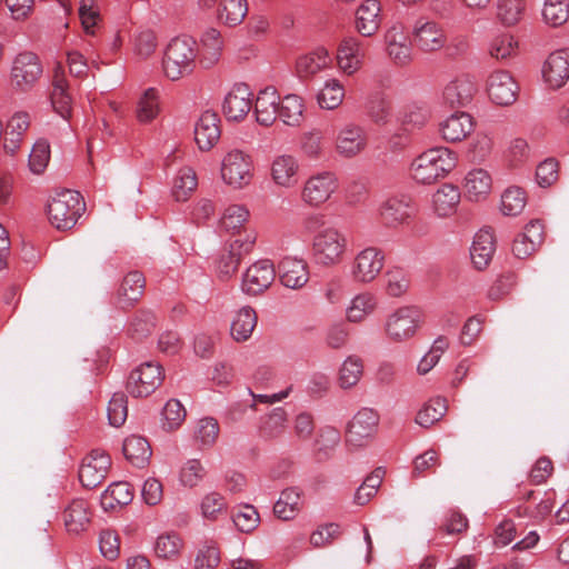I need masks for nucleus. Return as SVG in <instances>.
<instances>
[{"label": "nucleus", "mask_w": 569, "mask_h": 569, "mask_svg": "<svg viewBox=\"0 0 569 569\" xmlns=\"http://www.w3.org/2000/svg\"><path fill=\"white\" fill-rule=\"evenodd\" d=\"M198 42L187 36L172 38L163 50L161 67L164 77L178 81L189 77L196 70L198 60Z\"/></svg>", "instance_id": "f257e3e1"}, {"label": "nucleus", "mask_w": 569, "mask_h": 569, "mask_svg": "<svg viewBox=\"0 0 569 569\" xmlns=\"http://www.w3.org/2000/svg\"><path fill=\"white\" fill-rule=\"evenodd\" d=\"M457 164V156L446 147L431 148L418 156L411 163L410 173L415 181L431 184L443 179Z\"/></svg>", "instance_id": "f03ea898"}, {"label": "nucleus", "mask_w": 569, "mask_h": 569, "mask_svg": "<svg viewBox=\"0 0 569 569\" xmlns=\"http://www.w3.org/2000/svg\"><path fill=\"white\" fill-rule=\"evenodd\" d=\"M86 210V203L78 191L63 190L56 193L47 204L50 223L58 230L72 229Z\"/></svg>", "instance_id": "7ed1b4c3"}, {"label": "nucleus", "mask_w": 569, "mask_h": 569, "mask_svg": "<svg viewBox=\"0 0 569 569\" xmlns=\"http://www.w3.org/2000/svg\"><path fill=\"white\" fill-rule=\"evenodd\" d=\"M347 251V236L336 227H327L313 236L312 253L317 263L321 266H338L343 261Z\"/></svg>", "instance_id": "20e7f679"}, {"label": "nucleus", "mask_w": 569, "mask_h": 569, "mask_svg": "<svg viewBox=\"0 0 569 569\" xmlns=\"http://www.w3.org/2000/svg\"><path fill=\"white\" fill-rule=\"evenodd\" d=\"M220 177L223 183L233 190L248 187L254 177L252 157L240 149L229 150L221 159Z\"/></svg>", "instance_id": "39448f33"}, {"label": "nucleus", "mask_w": 569, "mask_h": 569, "mask_svg": "<svg viewBox=\"0 0 569 569\" xmlns=\"http://www.w3.org/2000/svg\"><path fill=\"white\" fill-rule=\"evenodd\" d=\"M43 73V66L40 58L31 52L18 53L10 67V81L18 92H28L34 88Z\"/></svg>", "instance_id": "423d86ee"}, {"label": "nucleus", "mask_w": 569, "mask_h": 569, "mask_svg": "<svg viewBox=\"0 0 569 569\" xmlns=\"http://www.w3.org/2000/svg\"><path fill=\"white\" fill-rule=\"evenodd\" d=\"M339 188V180L331 171L311 174L303 182L300 200L309 208L318 209L327 203Z\"/></svg>", "instance_id": "0eeeda50"}, {"label": "nucleus", "mask_w": 569, "mask_h": 569, "mask_svg": "<svg viewBox=\"0 0 569 569\" xmlns=\"http://www.w3.org/2000/svg\"><path fill=\"white\" fill-rule=\"evenodd\" d=\"M163 379L164 373L161 365L148 361L130 373L126 388L132 397H148L161 386Z\"/></svg>", "instance_id": "6e6552de"}, {"label": "nucleus", "mask_w": 569, "mask_h": 569, "mask_svg": "<svg viewBox=\"0 0 569 569\" xmlns=\"http://www.w3.org/2000/svg\"><path fill=\"white\" fill-rule=\"evenodd\" d=\"M411 36L413 44L423 52H436L447 44L442 24L427 17H420L415 21Z\"/></svg>", "instance_id": "1a4fd4ad"}, {"label": "nucleus", "mask_w": 569, "mask_h": 569, "mask_svg": "<svg viewBox=\"0 0 569 569\" xmlns=\"http://www.w3.org/2000/svg\"><path fill=\"white\" fill-rule=\"evenodd\" d=\"M383 266V252L376 247H367L352 259L350 277L356 283H370L380 274Z\"/></svg>", "instance_id": "9d476101"}, {"label": "nucleus", "mask_w": 569, "mask_h": 569, "mask_svg": "<svg viewBox=\"0 0 569 569\" xmlns=\"http://www.w3.org/2000/svg\"><path fill=\"white\" fill-rule=\"evenodd\" d=\"M301 174V163L295 154H278L270 162V179L279 189H295L300 182Z\"/></svg>", "instance_id": "9b49d317"}, {"label": "nucleus", "mask_w": 569, "mask_h": 569, "mask_svg": "<svg viewBox=\"0 0 569 569\" xmlns=\"http://www.w3.org/2000/svg\"><path fill=\"white\" fill-rule=\"evenodd\" d=\"M421 313L417 308L402 307L389 316L386 322V332L395 341L411 338L420 323Z\"/></svg>", "instance_id": "f8f14e48"}, {"label": "nucleus", "mask_w": 569, "mask_h": 569, "mask_svg": "<svg viewBox=\"0 0 569 569\" xmlns=\"http://www.w3.org/2000/svg\"><path fill=\"white\" fill-rule=\"evenodd\" d=\"M379 415L369 408L359 410L348 425L346 439L353 447H362L376 435Z\"/></svg>", "instance_id": "ddd939ff"}, {"label": "nucleus", "mask_w": 569, "mask_h": 569, "mask_svg": "<svg viewBox=\"0 0 569 569\" xmlns=\"http://www.w3.org/2000/svg\"><path fill=\"white\" fill-rule=\"evenodd\" d=\"M111 467L110 456L102 450H92L83 458L79 468V480L84 488L93 489L102 483Z\"/></svg>", "instance_id": "4468645a"}, {"label": "nucleus", "mask_w": 569, "mask_h": 569, "mask_svg": "<svg viewBox=\"0 0 569 569\" xmlns=\"http://www.w3.org/2000/svg\"><path fill=\"white\" fill-rule=\"evenodd\" d=\"M254 241V237H247L229 243L217 261V274L221 280H228L237 272L242 258L252 251Z\"/></svg>", "instance_id": "2eb2a0df"}, {"label": "nucleus", "mask_w": 569, "mask_h": 569, "mask_svg": "<svg viewBox=\"0 0 569 569\" xmlns=\"http://www.w3.org/2000/svg\"><path fill=\"white\" fill-rule=\"evenodd\" d=\"M368 137L365 129L357 123H346L336 136L335 148L342 158H353L366 150Z\"/></svg>", "instance_id": "dca6fc26"}, {"label": "nucleus", "mask_w": 569, "mask_h": 569, "mask_svg": "<svg viewBox=\"0 0 569 569\" xmlns=\"http://www.w3.org/2000/svg\"><path fill=\"white\" fill-rule=\"evenodd\" d=\"M276 278L273 263L259 260L251 264L242 276L241 290L249 296H257L267 290Z\"/></svg>", "instance_id": "f3484780"}, {"label": "nucleus", "mask_w": 569, "mask_h": 569, "mask_svg": "<svg viewBox=\"0 0 569 569\" xmlns=\"http://www.w3.org/2000/svg\"><path fill=\"white\" fill-rule=\"evenodd\" d=\"M518 84L506 70L492 71L487 80V92L490 100L498 106H510L518 97Z\"/></svg>", "instance_id": "a211bd4d"}, {"label": "nucleus", "mask_w": 569, "mask_h": 569, "mask_svg": "<svg viewBox=\"0 0 569 569\" xmlns=\"http://www.w3.org/2000/svg\"><path fill=\"white\" fill-rule=\"evenodd\" d=\"M252 93L244 83L236 84L224 97L222 112L228 120L241 121L252 108Z\"/></svg>", "instance_id": "6ab92c4d"}, {"label": "nucleus", "mask_w": 569, "mask_h": 569, "mask_svg": "<svg viewBox=\"0 0 569 569\" xmlns=\"http://www.w3.org/2000/svg\"><path fill=\"white\" fill-rule=\"evenodd\" d=\"M224 49V39L221 32L216 28L206 29L198 43V60L204 69H210L216 66Z\"/></svg>", "instance_id": "aec40b11"}, {"label": "nucleus", "mask_w": 569, "mask_h": 569, "mask_svg": "<svg viewBox=\"0 0 569 569\" xmlns=\"http://www.w3.org/2000/svg\"><path fill=\"white\" fill-rule=\"evenodd\" d=\"M365 54L366 48L359 39L355 37L345 38L337 51L339 69L348 76L356 73L362 66Z\"/></svg>", "instance_id": "412c9836"}, {"label": "nucleus", "mask_w": 569, "mask_h": 569, "mask_svg": "<svg viewBox=\"0 0 569 569\" xmlns=\"http://www.w3.org/2000/svg\"><path fill=\"white\" fill-rule=\"evenodd\" d=\"M92 517L89 502L82 498L72 499L63 509L62 520L66 530L79 535L88 529Z\"/></svg>", "instance_id": "4be33fe9"}, {"label": "nucleus", "mask_w": 569, "mask_h": 569, "mask_svg": "<svg viewBox=\"0 0 569 569\" xmlns=\"http://www.w3.org/2000/svg\"><path fill=\"white\" fill-rule=\"evenodd\" d=\"M542 77L555 89L567 82L569 79V49L557 50L549 54L542 67Z\"/></svg>", "instance_id": "5701e85b"}, {"label": "nucleus", "mask_w": 569, "mask_h": 569, "mask_svg": "<svg viewBox=\"0 0 569 569\" xmlns=\"http://www.w3.org/2000/svg\"><path fill=\"white\" fill-rule=\"evenodd\" d=\"M221 136L219 116L206 110L194 126V140L200 150L208 151L219 141Z\"/></svg>", "instance_id": "b1692460"}, {"label": "nucleus", "mask_w": 569, "mask_h": 569, "mask_svg": "<svg viewBox=\"0 0 569 569\" xmlns=\"http://www.w3.org/2000/svg\"><path fill=\"white\" fill-rule=\"evenodd\" d=\"M476 92L473 79L468 74H461L447 83L442 97L450 107H465L472 101Z\"/></svg>", "instance_id": "393cba45"}, {"label": "nucleus", "mask_w": 569, "mask_h": 569, "mask_svg": "<svg viewBox=\"0 0 569 569\" xmlns=\"http://www.w3.org/2000/svg\"><path fill=\"white\" fill-rule=\"evenodd\" d=\"M50 99L54 111L68 120L72 113V97L69 92V84L63 68L60 64L53 72Z\"/></svg>", "instance_id": "a878e982"}, {"label": "nucleus", "mask_w": 569, "mask_h": 569, "mask_svg": "<svg viewBox=\"0 0 569 569\" xmlns=\"http://www.w3.org/2000/svg\"><path fill=\"white\" fill-rule=\"evenodd\" d=\"M416 214V206L408 198H390L380 208V216L387 226L396 227L409 221Z\"/></svg>", "instance_id": "bb28decb"}, {"label": "nucleus", "mask_w": 569, "mask_h": 569, "mask_svg": "<svg viewBox=\"0 0 569 569\" xmlns=\"http://www.w3.org/2000/svg\"><path fill=\"white\" fill-rule=\"evenodd\" d=\"M475 130L473 118L467 112H456L440 126L441 136L446 141L460 142Z\"/></svg>", "instance_id": "cd10ccee"}, {"label": "nucleus", "mask_w": 569, "mask_h": 569, "mask_svg": "<svg viewBox=\"0 0 569 569\" xmlns=\"http://www.w3.org/2000/svg\"><path fill=\"white\" fill-rule=\"evenodd\" d=\"M279 277L287 288H302L309 280L308 264L302 259L286 257L279 264Z\"/></svg>", "instance_id": "c85d7f7f"}, {"label": "nucleus", "mask_w": 569, "mask_h": 569, "mask_svg": "<svg viewBox=\"0 0 569 569\" xmlns=\"http://www.w3.org/2000/svg\"><path fill=\"white\" fill-rule=\"evenodd\" d=\"M496 251V240L491 229L479 230L473 239L470 257L475 267L479 270L486 268Z\"/></svg>", "instance_id": "c756f323"}, {"label": "nucleus", "mask_w": 569, "mask_h": 569, "mask_svg": "<svg viewBox=\"0 0 569 569\" xmlns=\"http://www.w3.org/2000/svg\"><path fill=\"white\" fill-rule=\"evenodd\" d=\"M280 98L274 88L260 90L256 103L254 113L257 121L262 126H271L279 116Z\"/></svg>", "instance_id": "7c9ffc66"}, {"label": "nucleus", "mask_w": 569, "mask_h": 569, "mask_svg": "<svg viewBox=\"0 0 569 569\" xmlns=\"http://www.w3.org/2000/svg\"><path fill=\"white\" fill-rule=\"evenodd\" d=\"M378 0H365L356 11V29L363 37L373 36L381 22Z\"/></svg>", "instance_id": "2f4dec72"}, {"label": "nucleus", "mask_w": 569, "mask_h": 569, "mask_svg": "<svg viewBox=\"0 0 569 569\" xmlns=\"http://www.w3.org/2000/svg\"><path fill=\"white\" fill-rule=\"evenodd\" d=\"M146 279L140 271L128 272L118 290V305L122 309L132 307L143 295Z\"/></svg>", "instance_id": "473e14b6"}, {"label": "nucleus", "mask_w": 569, "mask_h": 569, "mask_svg": "<svg viewBox=\"0 0 569 569\" xmlns=\"http://www.w3.org/2000/svg\"><path fill=\"white\" fill-rule=\"evenodd\" d=\"M492 189V179L489 172L478 168L470 170L463 181V191L471 201L485 200Z\"/></svg>", "instance_id": "72a5a7b5"}, {"label": "nucleus", "mask_w": 569, "mask_h": 569, "mask_svg": "<svg viewBox=\"0 0 569 569\" xmlns=\"http://www.w3.org/2000/svg\"><path fill=\"white\" fill-rule=\"evenodd\" d=\"M385 38L388 56L396 64L405 66L411 61V43L399 28L392 27L389 29Z\"/></svg>", "instance_id": "f704fd0d"}, {"label": "nucleus", "mask_w": 569, "mask_h": 569, "mask_svg": "<svg viewBox=\"0 0 569 569\" xmlns=\"http://www.w3.org/2000/svg\"><path fill=\"white\" fill-rule=\"evenodd\" d=\"M30 127V116L26 111H17L7 122L3 148L13 154L21 146L23 136Z\"/></svg>", "instance_id": "c9c22d12"}, {"label": "nucleus", "mask_w": 569, "mask_h": 569, "mask_svg": "<svg viewBox=\"0 0 569 569\" xmlns=\"http://www.w3.org/2000/svg\"><path fill=\"white\" fill-rule=\"evenodd\" d=\"M460 200L459 188L451 183H445L432 194V210L438 217H450L457 211Z\"/></svg>", "instance_id": "e433bc0d"}, {"label": "nucleus", "mask_w": 569, "mask_h": 569, "mask_svg": "<svg viewBox=\"0 0 569 569\" xmlns=\"http://www.w3.org/2000/svg\"><path fill=\"white\" fill-rule=\"evenodd\" d=\"M519 40L510 32H500L493 36L487 48L488 54L496 61L513 59L519 54Z\"/></svg>", "instance_id": "4c0bfd02"}, {"label": "nucleus", "mask_w": 569, "mask_h": 569, "mask_svg": "<svg viewBox=\"0 0 569 569\" xmlns=\"http://www.w3.org/2000/svg\"><path fill=\"white\" fill-rule=\"evenodd\" d=\"M257 313L251 307H242L236 311L230 325L232 339L237 342L247 341L257 326Z\"/></svg>", "instance_id": "58836bf2"}, {"label": "nucleus", "mask_w": 569, "mask_h": 569, "mask_svg": "<svg viewBox=\"0 0 569 569\" xmlns=\"http://www.w3.org/2000/svg\"><path fill=\"white\" fill-rule=\"evenodd\" d=\"M122 451L126 459L138 468H142L148 465L152 453L147 439L136 435L129 436L124 439Z\"/></svg>", "instance_id": "ea45409f"}, {"label": "nucleus", "mask_w": 569, "mask_h": 569, "mask_svg": "<svg viewBox=\"0 0 569 569\" xmlns=\"http://www.w3.org/2000/svg\"><path fill=\"white\" fill-rule=\"evenodd\" d=\"M302 508L301 491L297 488H287L273 506L274 515L281 520H292Z\"/></svg>", "instance_id": "a19ab883"}, {"label": "nucleus", "mask_w": 569, "mask_h": 569, "mask_svg": "<svg viewBox=\"0 0 569 569\" xmlns=\"http://www.w3.org/2000/svg\"><path fill=\"white\" fill-rule=\"evenodd\" d=\"M331 59L326 49L319 48L310 53L301 56L296 63L297 72L302 78L312 77L327 69Z\"/></svg>", "instance_id": "79ce46f5"}, {"label": "nucleus", "mask_w": 569, "mask_h": 569, "mask_svg": "<svg viewBox=\"0 0 569 569\" xmlns=\"http://www.w3.org/2000/svg\"><path fill=\"white\" fill-rule=\"evenodd\" d=\"M527 0H496V18L505 27L518 24L526 16Z\"/></svg>", "instance_id": "37998d69"}, {"label": "nucleus", "mask_w": 569, "mask_h": 569, "mask_svg": "<svg viewBox=\"0 0 569 569\" xmlns=\"http://www.w3.org/2000/svg\"><path fill=\"white\" fill-rule=\"evenodd\" d=\"M133 499V490L130 483L117 481L111 483L101 496V506L104 510H113L117 507L127 506Z\"/></svg>", "instance_id": "c03bdc74"}, {"label": "nucleus", "mask_w": 569, "mask_h": 569, "mask_svg": "<svg viewBox=\"0 0 569 569\" xmlns=\"http://www.w3.org/2000/svg\"><path fill=\"white\" fill-rule=\"evenodd\" d=\"M377 307V298L370 292L355 296L346 309V317L350 322H361L370 316Z\"/></svg>", "instance_id": "a18cd8bd"}, {"label": "nucleus", "mask_w": 569, "mask_h": 569, "mask_svg": "<svg viewBox=\"0 0 569 569\" xmlns=\"http://www.w3.org/2000/svg\"><path fill=\"white\" fill-rule=\"evenodd\" d=\"M198 178L191 167H182L174 176L172 196L177 201H187L197 189Z\"/></svg>", "instance_id": "49530a36"}, {"label": "nucleus", "mask_w": 569, "mask_h": 569, "mask_svg": "<svg viewBox=\"0 0 569 569\" xmlns=\"http://www.w3.org/2000/svg\"><path fill=\"white\" fill-rule=\"evenodd\" d=\"M247 13V0H221L217 17L223 24L236 27L244 20Z\"/></svg>", "instance_id": "de8ad7c7"}, {"label": "nucleus", "mask_w": 569, "mask_h": 569, "mask_svg": "<svg viewBox=\"0 0 569 569\" xmlns=\"http://www.w3.org/2000/svg\"><path fill=\"white\" fill-rule=\"evenodd\" d=\"M343 98L345 87L335 78L328 79L317 96L320 108L326 110L337 109L342 103Z\"/></svg>", "instance_id": "09e8293b"}, {"label": "nucleus", "mask_w": 569, "mask_h": 569, "mask_svg": "<svg viewBox=\"0 0 569 569\" xmlns=\"http://www.w3.org/2000/svg\"><path fill=\"white\" fill-rule=\"evenodd\" d=\"M183 541L178 533L167 532L160 535L154 542L157 557L166 560H177L182 550Z\"/></svg>", "instance_id": "8fccbe9b"}, {"label": "nucleus", "mask_w": 569, "mask_h": 569, "mask_svg": "<svg viewBox=\"0 0 569 569\" xmlns=\"http://www.w3.org/2000/svg\"><path fill=\"white\" fill-rule=\"evenodd\" d=\"M303 100L297 94H288L279 103V117L288 126H299L303 120Z\"/></svg>", "instance_id": "3c124183"}, {"label": "nucleus", "mask_w": 569, "mask_h": 569, "mask_svg": "<svg viewBox=\"0 0 569 569\" xmlns=\"http://www.w3.org/2000/svg\"><path fill=\"white\" fill-rule=\"evenodd\" d=\"M447 409V400L445 398H431L419 410L416 421L421 427L429 428L445 416Z\"/></svg>", "instance_id": "603ef678"}, {"label": "nucleus", "mask_w": 569, "mask_h": 569, "mask_svg": "<svg viewBox=\"0 0 569 569\" xmlns=\"http://www.w3.org/2000/svg\"><path fill=\"white\" fill-rule=\"evenodd\" d=\"M159 91L156 88H148L138 101L137 119L142 123L150 122L159 114Z\"/></svg>", "instance_id": "864d4df0"}, {"label": "nucleus", "mask_w": 569, "mask_h": 569, "mask_svg": "<svg viewBox=\"0 0 569 569\" xmlns=\"http://www.w3.org/2000/svg\"><path fill=\"white\" fill-rule=\"evenodd\" d=\"M410 287L408 272L400 267H391L385 273V288L389 296L401 297Z\"/></svg>", "instance_id": "5fc2aeb1"}, {"label": "nucleus", "mask_w": 569, "mask_h": 569, "mask_svg": "<svg viewBox=\"0 0 569 569\" xmlns=\"http://www.w3.org/2000/svg\"><path fill=\"white\" fill-rule=\"evenodd\" d=\"M527 203L526 192L519 187H509L501 194L500 209L505 216H518Z\"/></svg>", "instance_id": "6e6d98bb"}, {"label": "nucleus", "mask_w": 569, "mask_h": 569, "mask_svg": "<svg viewBox=\"0 0 569 569\" xmlns=\"http://www.w3.org/2000/svg\"><path fill=\"white\" fill-rule=\"evenodd\" d=\"M157 47L158 37L152 30H142L133 37L132 51L138 60H148L156 52Z\"/></svg>", "instance_id": "4d7b16f0"}, {"label": "nucleus", "mask_w": 569, "mask_h": 569, "mask_svg": "<svg viewBox=\"0 0 569 569\" xmlns=\"http://www.w3.org/2000/svg\"><path fill=\"white\" fill-rule=\"evenodd\" d=\"M542 17L551 27L562 26L569 19V0H545Z\"/></svg>", "instance_id": "13d9d810"}, {"label": "nucleus", "mask_w": 569, "mask_h": 569, "mask_svg": "<svg viewBox=\"0 0 569 569\" xmlns=\"http://www.w3.org/2000/svg\"><path fill=\"white\" fill-rule=\"evenodd\" d=\"M249 218L250 211L244 204L233 203L224 209L220 224L227 231H236L242 228Z\"/></svg>", "instance_id": "bf43d9fd"}, {"label": "nucleus", "mask_w": 569, "mask_h": 569, "mask_svg": "<svg viewBox=\"0 0 569 569\" xmlns=\"http://www.w3.org/2000/svg\"><path fill=\"white\" fill-rule=\"evenodd\" d=\"M385 471L382 468H377L375 471L369 475L362 485L357 489L355 493L353 501L358 506H365L370 501L372 497L378 491V488L380 487L382 482Z\"/></svg>", "instance_id": "052dcab7"}, {"label": "nucleus", "mask_w": 569, "mask_h": 569, "mask_svg": "<svg viewBox=\"0 0 569 569\" xmlns=\"http://www.w3.org/2000/svg\"><path fill=\"white\" fill-rule=\"evenodd\" d=\"M363 372V365L360 358L348 357L339 371V383L342 388H351L358 383Z\"/></svg>", "instance_id": "680f3d73"}, {"label": "nucleus", "mask_w": 569, "mask_h": 569, "mask_svg": "<svg viewBox=\"0 0 569 569\" xmlns=\"http://www.w3.org/2000/svg\"><path fill=\"white\" fill-rule=\"evenodd\" d=\"M369 118L378 126L389 123L392 118L391 102L380 96L371 98L367 106Z\"/></svg>", "instance_id": "e2e57ef3"}, {"label": "nucleus", "mask_w": 569, "mask_h": 569, "mask_svg": "<svg viewBox=\"0 0 569 569\" xmlns=\"http://www.w3.org/2000/svg\"><path fill=\"white\" fill-rule=\"evenodd\" d=\"M302 156L309 160H319L325 152L323 138L318 131L306 132L299 143Z\"/></svg>", "instance_id": "0e129e2a"}, {"label": "nucleus", "mask_w": 569, "mask_h": 569, "mask_svg": "<svg viewBox=\"0 0 569 569\" xmlns=\"http://www.w3.org/2000/svg\"><path fill=\"white\" fill-rule=\"evenodd\" d=\"M107 415L109 423L113 427H121L126 422L128 417V401L124 393H113L108 403Z\"/></svg>", "instance_id": "69168bd1"}, {"label": "nucleus", "mask_w": 569, "mask_h": 569, "mask_svg": "<svg viewBox=\"0 0 569 569\" xmlns=\"http://www.w3.org/2000/svg\"><path fill=\"white\" fill-rule=\"evenodd\" d=\"M50 146L46 140H38L29 154V167L33 173H42L50 161Z\"/></svg>", "instance_id": "338daca9"}, {"label": "nucleus", "mask_w": 569, "mask_h": 569, "mask_svg": "<svg viewBox=\"0 0 569 569\" xmlns=\"http://www.w3.org/2000/svg\"><path fill=\"white\" fill-rule=\"evenodd\" d=\"M163 427L168 430H174L181 426L186 418V409L177 399H170L162 410Z\"/></svg>", "instance_id": "774afa93"}]
</instances>
